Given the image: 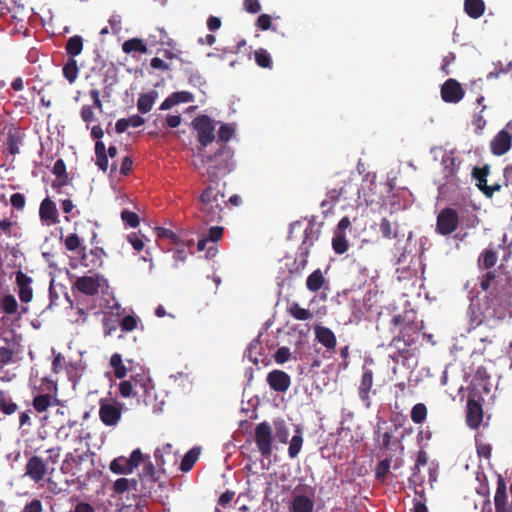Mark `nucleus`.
Returning a JSON list of instances; mask_svg holds the SVG:
<instances>
[{
    "label": "nucleus",
    "instance_id": "obj_1",
    "mask_svg": "<svg viewBox=\"0 0 512 512\" xmlns=\"http://www.w3.org/2000/svg\"><path fill=\"white\" fill-rule=\"evenodd\" d=\"M497 259L498 254L493 248L484 249L478 257L479 269L488 270L479 277V287L486 294L471 298L467 309L468 332L481 325L494 329L511 315L512 268L503 264L494 268Z\"/></svg>",
    "mask_w": 512,
    "mask_h": 512
},
{
    "label": "nucleus",
    "instance_id": "obj_2",
    "mask_svg": "<svg viewBox=\"0 0 512 512\" xmlns=\"http://www.w3.org/2000/svg\"><path fill=\"white\" fill-rule=\"evenodd\" d=\"M390 325L394 328H391L392 332H397L389 343V347L395 349L394 354L390 357L393 360L400 357L406 359L410 348L418 342L424 323L422 320H418L415 311L405 310L394 315L390 320Z\"/></svg>",
    "mask_w": 512,
    "mask_h": 512
},
{
    "label": "nucleus",
    "instance_id": "obj_3",
    "mask_svg": "<svg viewBox=\"0 0 512 512\" xmlns=\"http://www.w3.org/2000/svg\"><path fill=\"white\" fill-rule=\"evenodd\" d=\"M213 155H201V165L206 167V175L211 182H218L234 168L233 150L227 144H219Z\"/></svg>",
    "mask_w": 512,
    "mask_h": 512
},
{
    "label": "nucleus",
    "instance_id": "obj_4",
    "mask_svg": "<svg viewBox=\"0 0 512 512\" xmlns=\"http://www.w3.org/2000/svg\"><path fill=\"white\" fill-rule=\"evenodd\" d=\"M227 201L224 193L216 187L208 186L199 197V211L206 222L222 221V214Z\"/></svg>",
    "mask_w": 512,
    "mask_h": 512
},
{
    "label": "nucleus",
    "instance_id": "obj_5",
    "mask_svg": "<svg viewBox=\"0 0 512 512\" xmlns=\"http://www.w3.org/2000/svg\"><path fill=\"white\" fill-rule=\"evenodd\" d=\"M315 488L310 485L298 486L292 493L289 512H313Z\"/></svg>",
    "mask_w": 512,
    "mask_h": 512
},
{
    "label": "nucleus",
    "instance_id": "obj_6",
    "mask_svg": "<svg viewBox=\"0 0 512 512\" xmlns=\"http://www.w3.org/2000/svg\"><path fill=\"white\" fill-rule=\"evenodd\" d=\"M73 289L86 296H96L102 288H108L107 279L99 274L77 277L72 286Z\"/></svg>",
    "mask_w": 512,
    "mask_h": 512
},
{
    "label": "nucleus",
    "instance_id": "obj_7",
    "mask_svg": "<svg viewBox=\"0 0 512 512\" xmlns=\"http://www.w3.org/2000/svg\"><path fill=\"white\" fill-rule=\"evenodd\" d=\"M88 457V451L79 453L78 449H75L73 452L66 453L60 466L61 473L80 479L83 471L82 464Z\"/></svg>",
    "mask_w": 512,
    "mask_h": 512
},
{
    "label": "nucleus",
    "instance_id": "obj_8",
    "mask_svg": "<svg viewBox=\"0 0 512 512\" xmlns=\"http://www.w3.org/2000/svg\"><path fill=\"white\" fill-rule=\"evenodd\" d=\"M320 231L315 229L313 223H310L304 229V238L298 248V256L296 262L298 263L297 269H304L308 262L310 249L314 243L318 240Z\"/></svg>",
    "mask_w": 512,
    "mask_h": 512
},
{
    "label": "nucleus",
    "instance_id": "obj_9",
    "mask_svg": "<svg viewBox=\"0 0 512 512\" xmlns=\"http://www.w3.org/2000/svg\"><path fill=\"white\" fill-rule=\"evenodd\" d=\"M459 226L458 212L450 207L442 209L437 215L436 232L442 236H448L455 232Z\"/></svg>",
    "mask_w": 512,
    "mask_h": 512
},
{
    "label": "nucleus",
    "instance_id": "obj_10",
    "mask_svg": "<svg viewBox=\"0 0 512 512\" xmlns=\"http://www.w3.org/2000/svg\"><path fill=\"white\" fill-rule=\"evenodd\" d=\"M456 157L452 151L445 153L442 157L441 165L443 167L444 186L453 189L460 187L461 181L457 176L460 162H456Z\"/></svg>",
    "mask_w": 512,
    "mask_h": 512
},
{
    "label": "nucleus",
    "instance_id": "obj_11",
    "mask_svg": "<svg viewBox=\"0 0 512 512\" xmlns=\"http://www.w3.org/2000/svg\"><path fill=\"white\" fill-rule=\"evenodd\" d=\"M254 441L262 456L268 457L271 455L273 435L271 426L268 422L263 421L256 425Z\"/></svg>",
    "mask_w": 512,
    "mask_h": 512
},
{
    "label": "nucleus",
    "instance_id": "obj_12",
    "mask_svg": "<svg viewBox=\"0 0 512 512\" xmlns=\"http://www.w3.org/2000/svg\"><path fill=\"white\" fill-rule=\"evenodd\" d=\"M54 472L52 467L49 471L47 462L38 455L31 456L25 465V475L28 476L34 483L39 484L45 480L47 474L51 475Z\"/></svg>",
    "mask_w": 512,
    "mask_h": 512
},
{
    "label": "nucleus",
    "instance_id": "obj_13",
    "mask_svg": "<svg viewBox=\"0 0 512 512\" xmlns=\"http://www.w3.org/2000/svg\"><path fill=\"white\" fill-rule=\"evenodd\" d=\"M472 177L476 180V187L488 198L495 193L500 192L502 184L496 182L492 185L487 184V177L490 174V165L485 164L482 167H473Z\"/></svg>",
    "mask_w": 512,
    "mask_h": 512
},
{
    "label": "nucleus",
    "instance_id": "obj_14",
    "mask_svg": "<svg viewBox=\"0 0 512 512\" xmlns=\"http://www.w3.org/2000/svg\"><path fill=\"white\" fill-rule=\"evenodd\" d=\"M192 125L193 128L197 131L198 141L202 147H206L215 140V126L209 116H197L193 120Z\"/></svg>",
    "mask_w": 512,
    "mask_h": 512
},
{
    "label": "nucleus",
    "instance_id": "obj_15",
    "mask_svg": "<svg viewBox=\"0 0 512 512\" xmlns=\"http://www.w3.org/2000/svg\"><path fill=\"white\" fill-rule=\"evenodd\" d=\"M79 254H81L82 266L89 268L90 270L101 268L103 265V258L106 256L105 250L101 247H94L89 252H86V247L82 246Z\"/></svg>",
    "mask_w": 512,
    "mask_h": 512
},
{
    "label": "nucleus",
    "instance_id": "obj_16",
    "mask_svg": "<svg viewBox=\"0 0 512 512\" xmlns=\"http://www.w3.org/2000/svg\"><path fill=\"white\" fill-rule=\"evenodd\" d=\"M483 420V408L480 398L469 396L467 400L466 423L471 429H478Z\"/></svg>",
    "mask_w": 512,
    "mask_h": 512
},
{
    "label": "nucleus",
    "instance_id": "obj_17",
    "mask_svg": "<svg viewBox=\"0 0 512 512\" xmlns=\"http://www.w3.org/2000/svg\"><path fill=\"white\" fill-rule=\"evenodd\" d=\"M465 92L461 84L455 79H448L441 87V97L446 103H458L463 99Z\"/></svg>",
    "mask_w": 512,
    "mask_h": 512
},
{
    "label": "nucleus",
    "instance_id": "obj_18",
    "mask_svg": "<svg viewBox=\"0 0 512 512\" xmlns=\"http://www.w3.org/2000/svg\"><path fill=\"white\" fill-rule=\"evenodd\" d=\"M512 146V135L505 128L500 130L490 142L491 153L495 156L506 154Z\"/></svg>",
    "mask_w": 512,
    "mask_h": 512
},
{
    "label": "nucleus",
    "instance_id": "obj_19",
    "mask_svg": "<svg viewBox=\"0 0 512 512\" xmlns=\"http://www.w3.org/2000/svg\"><path fill=\"white\" fill-rule=\"evenodd\" d=\"M121 407L118 404H110L100 400L99 417L106 426H115L121 418Z\"/></svg>",
    "mask_w": 512,
    "mask_h": 512
},
{
    "label": "nucleus",
    "instance_id": "obj_20",
    "mask_svg": "<svg viewBox=\"0 0 512 512\" xmlns=\"http://www.w3.org/2000/svg\"><path fill=\"white\" fill-rule=\"evenodd\" d=\"M266 381L269 387L278 393L286 392L291 385L290 376L286 372L278 369L269 372Z\"/></svg>",
    "mask_w": 512,
    "mask_h": 512
},
{
    "label": "nucleus",
    "instance_id": "obj_21",
    "mask_svg": "<svg viewBox=\"0 0 512 512\" xmlns=\"http://www.w3.org/2000/svg\"><path fill=\"white\" fill-rule=\"evenodd\" d=\"M374 374L371 369L363 367L360 384L358 386V396L367 408L371 405L370 393L372 392Z\"/></svg>",
    "mask_w": 512,
    "mask_h": 512
},
{
    "label": "nucleus",
    "instance_id": "obj_22",
    "mask_svg": "<svg viewBox=\"0 0 512 512\" xmlns=\"http://www.w3.org/2000/svg\"><path fill=\"white\" fill-rule=\"evenodd\" d=\"M315 339L323 345L328 352H334L337 345V339L334 332L323 325H315Z\"/></svg>",
    "mask_w": 512,
    "mask_h": 512
},
{
    "label": "nucleus",
    "instance_id": "obj_23",
    "mask_svg": "<svg viewBox=\"0 0 512 512\" xmlns=\"http://www.w3.org/2000/svg\"><path fill=\"white\" fill-rule=\"evenodd\" d=\"M33 280L30 276L21 270L16 272V284L21 302L28 303L33 298V290L31 288Z\"/></svg>",
    "mask_w": 512,
    "mask_h": 512
},
{
    "label": "nucleus",
    "instance_id": "obj_24",
    "mask_svg": "<svg viewBox=\"0 0 512 512\" xmlns=\"http://www.w3.org/2000/svg\"><path fill=\"white\" fill-rule=\"evenodd\" d=\"M40 219L47 225H53L59 222L58 211L55 203L49 198H45L39 208Z\"/></svg>",
    "mask_w": 512,
    "mask_h": 512
},
{
    "label": "nucleus",
    "instance_id": "obj_25",
    "mask_svg": "<svg viewBox=\"0 0 512 512\" xmlns=\"http://www.w3.org/2000/svg\"><path fill=\"white\" fill-rule=\"evenodd\" d=\"M131 380L135 390L134 396L144 398V401H146L147 394L153 388L151 379L145 374H137L132 376Z\"/></svg>",
    "mask_w": 512,
    "mask_h": 512
},
{
    "label": "nucleus",
    "instance_id": "obj_26",
    "mask_svg": "<svg viewBox=\"0 0 512 512\" xmlns=\"http://www.w3.org/2000/svg\"><path fill=\"white\" fill-rule=\"evenodd\" d=\"M78 426L77 420H68L67 423L58 428L57 438L63 442L68 441L70 437L81 440V431L78 429Z\"/></svg>",
    "mask_w": 512,
    "mask_h": 512
},
{
    "label": "nucleus",
    "instance_id": "obj_27",
    "mask_svg": "<svg viewBox=\"0 0 512 512\" xmlns=\"http://www.w3.org/2000/svg\"><path fill=\"white\" fill-rule=\"evenodd\" d=\"M19 410V406L13 401L9 391L0 389V414L12 416Z\"/></svg>",
    "mask_w": 512,
    "mask_h": 512
},
{
    "label": "nucleus",
    "instance_id": "obj_28",
    "mask_svg": "<svg viewBox=\"0 0 512 512\" xmlns=\"http://www.w3.org/2000/svg\"><path fill=\"white\" fill-rule=\"evenodd\" d=\"M159 471H157L151 461L145 463L142 472L139 474V479L143 483V485H147L148 489L152 488V485L159 481L160 475Z\"/></svg>",
    "mask_w": 512,
    "mask_h": 512
},
{
    "label": "nucleus",
    "instance_id": "obj_29",
    "mask_svg": "<svg viewBox=\"0 0 512 512\" xmlns=\"http://www.w3.org/2000/svg\"><path fill=\"white\" fill-rule=\"evenodd\" d=\"M224 228L221 226H213L209 229L207 236L205 237L210 243L211 246L208 247L206 257L211 258L214 257L217 253L216 242L219 241L223 237Z\"/></svg>",
    "mask_w": 512,
    "mask_h": 512
},
{
    "label": "nucleus",
    "instance_id": "obj_30",
    "mask_svg": "<svg viewBox=\"0 0 512 512\" xmlns=\"http://www.w3.org/2000/svg\"><path fill=\"white\" fill-rule=\"evenodd\" d=\"M464 11L473 19L480 18L485 11V3L483 0H465Z\"/></svg>",
    "mask_w": 512,
    "mask_h": 512
},
{
    "label": "nucleus",
    "instance_id": "obj_31",
    "mask_svg": "<svg viewBox=\"0 0 512 512\" xmlns=\"http://www.w3.org/2000/svg\"><path fill=\"white\" fill-rule=\"evenodd\" d=\"M200 452V447L191 448L182 458V461L180 463V470L182 472H189L193 468L196 461L198 460Z\"/></svg>",
    "mask_w": 512,
    "mask_h": 512
},
{
    "label": "nucleus",
    "instance_id": "obj_32",
    "mask_svg": "<svg viewBox=\"0 0 512 512\" xmlns=\"http://www.w3.org/2000/svg\"><path fill=\"white\" fill-rule=\"evenodd\" d=\"M303 445V437H302V430L298 426L296 427V434L292 436L291 440L289 441V447H288V456L291 459H295L302 448Z\"/></svg>",
    "mask_w": 512,
    "mask_h": 512
},
{
    "label": "nucleus",
    "instance_id": "obj_33",
    "mask_svg": "<svg viewBox=\"0 0 512 512\" xmlns=\"http://www.w3.org/2000/svg\"><path fill=\"white\" fill-rule=\"evenodd\" d=\"M325 283V278L320 269L313 271L306 280V287L311 292L319 291Z\"/></svg>",
    "mask_w": 512,
    "mask_h": 512
},
{
    "label": "nucleus",
    "instance_id": "obj_34",
    "mask_svg": "<svg viewBox=\"0 0 512 512\" xmlns=\"http://www.w3.org/2000/svg\"><path fill=\"white\" fill-rule=\"evenodd\" d=\"M122 50L123 52L130 54L132 52H139L142 54L147 53V45L144 43V41L140 38H132L126 40L122 44Z\"/></svg>",
    "mask_w": 512,
    "mask_h": 512
},
{
    "label": "nucleus",
    "instance_id": "obj_35",
    "mask_svg": "<svg viewBox=\"0 0 512 512\" xmlns=\"http://www.w3.org/2000/svg\"><path fill=\"white\" fill-rule=\"evenodd\" d=\"M65 50L74 59L83 50V38L79 35L70 37L66 42Z\"/></svg>",
    "mask_w": 512,
    "mask_h": 512
},
{
    "label": "nucleus",
    "instance_id": "obj_36",
    "mask_svg": "<svg viewBox=\"0 0 512 512\" xmlns=\"http://www.w3.org/2000/svg\"><path fill=\"white\" fill-rule=\"evenodd\" d=\"M109 468H110L111 472H113L115 474H130L133 472L131 466L129 465L128 458H126L124 456L115 458L110 463Z\"/></svg>",
    "mask_w": 512,
    "mask_h": 512
},
{
    "label": "nucleus",
    "instance_id": "obj_37",
    "mask_svg": "<svg viewBox=\"0 0 512 512\" xmlns=\"http://www.w3.org/2000/svg\"><path fill=\"white\" fill-rule=\"evenodd\" d=\"M287 312L299 321L310 320L313 317V314L308 309L302 308L297 302L291 303L287 308Z\"/></svg>",
    "mask_w": 512,
    "mask_h": 512
},
{
    "label": "nucleus",
    "instance_id": "obj_38",
    "mask_svg": "<svg viewBox=\"0 0 512 512\" xmlns=\"http://www.w3.org/2000/svg\"><path fill=\"white\" fill-rule=\"evenodd\" d=\"M110 366L113 368V373L116 378L123 379L127 375V368L123 363L121 354H112L110 358Z\"/></svg>",
    "mask_w": 512,
    "mask_h": 512
},
{
    "label": "nucleus",
    "instance_id": "obj_39",
    "mask_svg": "<svg viewBox=\"0 0 512 512\" xmlns=\"http://www.w3.org/2000/svg\"><path fill=\"white\" fill-rule=\"evenodd\" d=\"M95 155L96 165L100 170L105 172L108 169V157L106 147L102 141H97L95 143Z\"/></svg>",
    "mask_w": 512,
    "mask_h": 512
},
{
    "label": "nucleus",
    "instance_id": "obj_40",
    "mask_svg": "<svg viewBox=\"0 0 512 512\" xmlns=\"http://www.w3.org/2000/svg\"><path fill=\"white\" fill-rule=\"evenodd\" d=\"M52 405L50 394H38L33 398L32 406L38 413H43Z\"/></svg>",
    "mask_w": 512,
    "mask_h": 512
},
{
    "label": "nucleus",
    "instance_id": "obj_41",
    "mask_svg": "<svg viewBox=\"0 0 512 512\" xmlns=\"http://www.w3.org/2000/svg\"><path fill=\"white\" fill-rule=\"evenodd\" d=\"M79 69L77 61L70 58L67 63L63 66V75L69 83H74L78 77Z\"/></svg>",
    "mask_w": 512,
    "mask_h": 512
},
{
    "label": "nucleus",
    "instance_id": "obj_42",
    "mask_svg": "<svg viewBox=\"0 0 512 512\" xmlns=\"http://www.w3.org/2000/svg\"><path fill=\"white\" fill-rule=\"evenodd\" d=\"M255 62L261 68L271 69L273 62L269 52L264 48H259L254 52Z\"/></svg>",
    "mask_w": 512,
    "mask_h": 512
},
{
    "label": "nucleus",
    "instance_id": "obj_43",
    "mask_svg": "<svg viewBox=\"0 0 512 512\" xmlns=\"http://www.w3.org/2000/svg\"><path fill=\"white\" fill-rule=\"evenodd\" d=\"M155 102V96L152 93L141 94L137 100V108L140 113L146 114L151 111Z\"/></svg>",
    "mask_w": 512,
    "mask_h": 512
},
{
    "label": "nucleus",
    "instance_id": "obj_44",
    "mask_svg": "<svg viewBox=\"0 0 512 512\" xmlns=\"http://www.w3.org/2000/svg\"><path fill=\"white\" fill-rule=\"evenodd\" d=\"M393 438L392 431L381 432L380 427L375 430L374 439L379 444L381 449L387 450L390 447L391 440Z\"/></svg>",
    "mask_w": 512,
    "mask_h": 512
},
{
    "label": "nucleus",
    "instance_id": "obj_45",
    "mask_svg": "<svg viewBox=\"0 0 512 512\" xmlns=\"http://www.w3.org/2000/svg\"><path fill=\"white\" fill-rule=\"evenodd\" d=\"M427 417V407L423 403H417L412 407L411 410V420L415 424H421L426 420Z\"/></svg>",
    "mask_w": 512,
    "mask_h": 512
},
{
    "label": "nucleus",
    "instance_id": "obj_46",
    "mask_svg": "<svg viewBox=\"0 0 512 512\" xmlns=\"http://www.w3.org/2000/svg\"><path fill=\"white\" fill-rule=\"evenodd\" d=\"M275 428V437L281 443H288L289 438V429L285 424L284 420H275L274 421Z\"/></svg>",
    "mask_w": 512,
    "mask_h": 512
},
{
    "label": "nucleus",
    "instance_id": "obj_47",
    "mask_svg": "<svg viewBox=\"0 0 512 512\" xmlns=\"http://www.w3.org/2000/svg\"><path fill=\"white\" fill-rule=\"evenodd\" d=\"M332 247L336 254H344L348 250V241L344 233H336L332 239Z\"/></svg>",
    "mask_w": 512,
    "mask_h": 512
},
{
    "label": "nucleus",
    "instance_id": "obj_48",
    "mask_svg": "<svg viewBox=\"0 0 512 512\" xmlns=\"http://www.w3.org/2000/svg\"><path fill=\"white\" fill-rule=\"evenodd\" d=\"M156 235L159 239H167L170 241L173 245H180L183 240L180 239V237L174 233L172 230L163 228V227H157L156 228Z\"/></svg>",
    "mask_w": 512,
    "mask_h": 512
},
{
    "label": "nucleus",
    "instance_id": "obj_49",
    "mask_svg": "<svg viewBox=\"0 0 512 512\" xmlns=\"http://www.w3.org/2000/svg\"><path fill=\"white\" fill-rule=\"evenodd\" d=\"M346 186L347 185L342 186L339 190H337V189L330 190L326 195V199L322 201L321 207L324 208L328 204H335L336 202L339 201V199L342 196H344L346 198V196H345V194L347 193Z\"/></svg>",
    "mask_w": 512,
    "mask_h": 512
},
{
    "label": "nucleus",
    "instance_id": "obj_50",
    "mask_svg": "<svg viewBox=\"0 0 512 512\" xmlns=\"http://www.w3.org/2000/svg\"><path fill=\"white\" fill-rule=\"evenodd\" d=\"M390 464H391V460L389 458L381 460L377 464V466L375 468V478L378 481H381V482L385 481V479L389 473V470H390Z\"/></svg>",
    "mask_w": 512,
    "mask_h": 512
},
{
    "label": "nucleus",
    "instance_id": "obj_51",
    "mask_svg": "<svg viewBox=\"0 0 512 512\" xmlns=\"http://www.w3.org/2000/svg\"><path fill=\"white\" fill-rule=\"evenodd\" d=\"M1 308L6 314H15L18 309V303L15 297L11 294L5 295L2 298Z\"/></svg>",
    "mask_w": 512,
    "mask_h": 512
},
{
    "label": "nucleus",
    "instance_id": "obj_52",
    "mask_svg": "<svg viewBox=\"0 0 512 512\" xmlns=\"http://www.w3.org/2000/svg\"><path fill=\"white\" fill-rule=\"evenodd\" d=\"M414 493L415 498L413 499V512H428L424 489H421V491H416Z\"/></svg>",
    "mask_w": 512,
    "mask_h": 512
},
{
    "label": "nucleus",
    "instance_id": "obj_53",
    "mask_svg": "<svg viewBox=\"0 0 512 512\" xmlns=\"http://www.w3.org/2000/svg\"><path fill=\"white\" fill-rule=\"evenodd\" d=\"M409 487L413 488L414 492L421 491L423 488L424 483V476L421 475L420 469L414 470V467L412 468V474L408 478Z\"/></svg>",
    "mask_w": 512,
    "mask_h": 512
},
{
    "label": "nucleus",
    "instance_id": "obj_54",
    "mask_svg": "<svg viewBox=\"0 0 512 512\" xmlns=\"http://www.w3.org/2000/svg\"><path fill=\"white\" fill-rule=\"evenodd\" d=\"M506 499H507L506 485H505L504 481L502 479H500L498 481L497 489H496L495 496H494L495 507L501 506V505H506Z\"/></svg>",
    "mask_w": 512,
    "mask_h": 512
},
{
    "label": "nucleus",
    "instance_id": "obj_55",
    "mask_svg": "<svg viewBox=\"0 0 512 512\" xmlns=\"http://www.w3.org/2000/svg\"><path fill=\"white\" fill-rule=\"evenodd\" d=\"M235 132V127L232 124H222L218 130V142L226 144L231 139Z\"/></svg>",
    "mask_w": 512,
    "mask_h": 512
},
{
    "label": "nucleus",
    "instance_id": "obj_56",
    "mask_svg": "<svg viewBox=\"0 0 512 512\" xmlns=\"http://www.w3.org/2000/svg\"><path fill=\"white\" fill-rule=\"evenodd\" d=\"M121 219L126 226H129L131 228H136L140 223L139 216L135 212H132L127 209L121 212Z\"/></svg>",
    "mask_w": 512,
    "mask_h": 512
},
{
    "label": "nucleus",
    "instance_id": "obj_57",
    "mask_svg": "<svg viewBox=\"0 0 512 512\" xmlns=\"http://www.w3.org/2000/svg\"><path fill=\"white\" fill-rule=\"evenodd\" d=\"M64 245H65L66 249L69 251H76V250L81 251V248H82L80 238L75 233H72V234H69L68 236H66V238L64 240Z\"/></svg>",
    "mask_w": 512,
    "mask_h": 512
},
{
    "label": "nucleus",
    "instance_id": "obj_58",
    "mask_svg": "<svg viewBox=\"0 0 512 512\" xmlns=\"http://www.w3.org/2000/svg\"><path fill=\"white\" fill-rule=\"evenodd\" d=\"M193 243V240H188L186 243L183 241L180 245H176V250L173 256L176 263L184 262L186 260L187 254L185 247H190L193 245Z\"/></svg>",
    "mask_w": 512,
    "mask_h": 512
},
{
    "label": "nucleus",
    "instance_id": "obj_59",
    "mask_svg": "<svg viewBox=\"0 0 512 512\" xmlns=\"http://www.w3.org/2000/svg\"><path fill=\"white\" fill-rule=\"evenodd\" d=\"M138 319L133 315L125 316L121 322L120 327L123 331L130 332L137 328Z\"/></svg>",
    "mask_w": 512,
    "mask_h": 512
},
{
    "label": "nucleus",
    "instance_id": "obj_60",
    "mask_svg": "<svg viewBox=\"0 0 512 512\" xmlns=\"http://www.w3.org/2000/svg\"><path fill=\"white\" fill-rule=\"evenodd\" d=\"M175 105L179 103H189L194 101V96L188 91H177L171 94Z\"/></svg>",
    "mask_w": 512,
    "mask_h": 512
},
{
    "label": "nucleus",
    "instance_id": "obj_61",
    "mask_svg": "<svg viewBox=\"0 0 512 512\" xmlns=\"http://www.w3.org/2000/svg\"><path fill=\"white\" fill-rule=\"evenodd\" d=\"M144 236L141 234H138L136 232L130 233L127 236L128 242L132 245V247L137 251L140 252L144 248Z\"/></svg>",
    "mask_w": 512,
    "mask_h": 512
},
{
    "label": "nucleus",
    "instance_id": "obj_62",
    "mask_svg": "<svg viewBox=\"0 0 512 512\" xmlns=\"http://www.w3.org/2000/svg\"><path fill=\"white\" fill-rule=\"evenodd\" d=\"M134 386L132 380H123L119 384V393L122 397L128 398L134 396Z\"/></svg>",
    "mask_w": 512,
    "mask_h": 512
},
{
    "label": "nucleus",
    "instance_id": "obj_63",
    "mask_svg": "<svg viewBox=\"0 0 512 512\" xmlns=\"http://www.w3.org/2000/svg\"><path fill=\"white\" fill-rule=\"evenodd\" d=\"M131 482L127 478H119L113 484V491L116 494H123L130 490Z\"/></svg>",
    "mask_w": 512,
    "mask_h": 512
},
{
    "label": "nucleus",
    "instance_id": "obj_64",
    "mask_svg": "<svg viewBox=\"0 0 512 512\" xmlns=\"http://www.w3.org/2000/svg\"><path fill=\"white\" fill-rule=\"evenodd\" d=\"M43 511V503L38 498H33L31 501L27 502L21 512H42Z\"/></svg>",
    "mask_w": 512,
    "mask_h": 512
}]
</instances>
